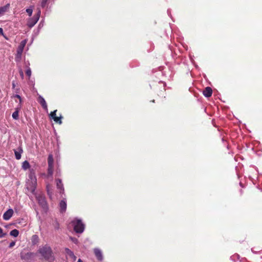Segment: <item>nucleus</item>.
<instances>
[{
  "label": "nucleus",
  "instance_id": "1",
  "mask_svg": "<svg viewBox=\"0 0 262 262\" xmlns=\"http://www.w3.org/2000/svg\"><path fill=\"white\" fill-rule=\"evenodd\" d=\"M37 185V179L35 173L31 170L29 174L26 187L32 193L34 194Z\"/></svg>",
  "mask_w": 262,
  "mask_h": 262
},
{
  "label": "nucleus",
  "instance_id": "2",
  "mask_svg": "<svg viewBox=\"0 0 262 262\" xmlns=\"http://www.w3.org/2000/svg\"><path fill=\"white\" fill-rule=\"evenodd\" d=\"M39 253L47 260L51 261L53 260L54 257L51 248L48 246H45L39 250Z\"/></svg>",
  "mask_w": 262,
  "mask_h": 262
},
{
  "label": "nucleus",
  "instance_id": "3",
  "mask_svg": "<svg viewBox=\"0 0 262 262\" xmlns=\"http://www.w3.org/2000/svg\"><path fill=\"white\" fill-rule=\"evenodd\" d=\"M72 224L76 233H82L83 232L85 226L81 220L75 219L72 222Z\"/></svg>",
  "mask_w": 262,
  "mask_h": 262
},
{
  "label": "nucleus",
  "instance_id": "4",
  "mask_svg": "<svg viewBox=\"0 0 262 262\" xmlns=\"http://www.w3.org/2000/svg\"><path fill=\"white\" fill-rule=\"evenodd\" d=\"M41 14V11L39 9H38V11L33 17L30 18L27 21V26L31 28H32L38 21Z\"/></svg>",
  "mask_w": 262,
  "mask_h": 262
},
{
  "label": "nucleus",
  "instance_id": "5",
  "mask_svg": "<svg viewBox=\"0 0 262 262\" xmlns=\"http://www.w3.org/2000/svg\"><path fill=\"white\" fill-rule=\"evenodd\" d=\"M27 43V40L25 39L21 41L17 49V53L15 56L16 61H19L21 59V55L24 51V49Z\"/></svg>",
  "mask_w": 262,
  "mask_h": 262
},
{
  "label": "nucleus",
  "instance_id": "6",
  "mask_svg": "<svg viewBox=\"0 0 262 262\" xmlns=\"http://www.w3.org/2000/svg\"><path fill=\"white\" fill-rule=\"evenodd\" d=\"M36 199L38 201L39 205L44 209L47 207V204L46 201L45 197L42 194H38L36 196Z\"/></svg>",
  "mask_w": 262,
  "mask_h": 262
},
{
  "label": "nucleus",
  "instance_id": "7",
  "mask_svg": "<svg viewBox=\"0 0 262 262\" xmlns=\"http://www.w3.org/2000/svg\"><path fill=\"white\" fill-rule=\"evenodd\" d=\"M65 252L67 258H70L73 262L76 261V256L71 250L69 248H66Z\"/></svg>",
  "mask_w": 262,
  "mask_h": 262
},
{
  "label": "nucleus",
  "instance_id": "8",
  "mask_svg": "<svg viewBox=\"0 0 262 262\" xmlns=\"http://www.w3.org/2000/svg\"><path fill=\"white\" fill-rule=\"evenodd\" d=\"M34 256V253L32 252H26L23 251L20 253V257L22 259L29 260L31 259Z\"/></svg>",
  "mask_w": 262,
  "mask_h": 262
},
{
  "label": "nucleus",
  "instance_id": "9",
  "mask_svg": "<svg viewBox=\"0 0 262 262\" xmlns=\"http://www.w3.org/2000/svg\"><path fill=\"white\" fill-rule=\"evenodd\" d=\"M14 213L13 210L11 208L7 210L3 214V219L5 221L9 220Z\"/></svg>",
  "mask_w": 262,
  "mask_h": 262
},
{
  "label": "nucleus",
  "instance_id": "10",
  "mask_svg": "<svg viewBox=\"0 0 262 262\" xmlns=\"http://www.w3.org/2000/svg\"><path fill=\"white\" fill-rule=\"evenodd\" d=\"M94 252L97 259L98 260L102 261L103 257L101 251L98 248H95L94 249Z\"/></svg>",
  "mask_w": 262,
  "mask_h": 262
},
{
  "label": "nucleus",
  "instance_id": "11",
  "mask_svg": "<svg viewBox=\"0 0 262 262\" xmlns=\"http://www.w3.org/2000/svg\"><path fill=\"white\" fill-rule=\"evenodd\" d=\"M38 101L46 111H48V106L47 103L45 99L41 96L39 95L38 96Z\"/></svg>",
  "mask_w": 262,
  "mask_h": 262
},
{
  "label": "nucleus",
  "instance_id": "12",
  "mask_svg": "<svg viewBox=\"0 0 262 262\" xmlns=\"http://www.w3.org/2000/svg\"><path fill=\"white\" fill-rule=\"evenodd\" d=\"M60 210L61 212H64L67 209V203L65 199L61 200L59 203Z\"/></svg>",
  "mask_w": 262,
  "mask_h": 262
},
{
  "label": "nucleus",
  "instance_id": "13",
  "mask_svg": "<svg viewBox=\"0 0 262 262\" xmlns=\"http://www.w3.org/2000/svg\"><path fill=\"white\" fill-rule=\"evenodd\" d=\"M203 95L206 97H209L212 95V90L210 87H206L203 92Z\"/></svg>",
  "mask_w": 262,
  "mask_h": 262
},
{
  "label": "nucleus",
  "instance_id": "14",
  "mask_svg": "<svg viewBox=\"0 0 262 262\" xmlns=\"http://www.w3.org/2000/svg\"><path fill=\"white\" fill-rule=\"evenodd\" d=\"M10 7V4H7L6 5L0 7V16L3 15L5 13L7 12Z\"/></svg>",
  "mask_w": 262,
  "mask_h": 262
},
{
  "label": "nucleus",
  "instance_id": "15",
  "mask_svg": "<svg viewBox=\"0 0 262 262\" xmlns=\"http://www.w3.org/2000/svg\"><path fill=\"white\" fill-rule=\"evenodd\" d=\"M21 107V105L19 104V106L15 108V111L13 113L12 115V118L15 120L18 119L19 118V112L20 111Z\"/></svg>",
  "mask_w": 262,
  "mask_h": 262
},
{
  "label": "nucleus",
  "instance_id": "16",
  "mask_svg": "<svg viewBox=\"0 0 262 262\" xmlns=\"http://www.w3.org/2000/svg\"><path fill=\"white\" fill-rule=\"evenodd\" d=\"M23 151L21 147H19L17 150H14L15 157L17 160H19L21 158Z\"/></svg>",
  "mask_w": 262,
  "mask_h": 262
},
{
  "label": "nucleus",
  "instance_id": "17",
  "mask_svg": "<svg viewBox=\"0 0 262 262\" xmlns=\"http://www.w3.org/2000/svg\"><path fill=\"white\" fill-rule=\"evenodd\" d=\"M56 186L57 188L59 190H60V193H62L64 191V188L63 186V184L61 182V180L60 179H57L56 180Z\"/></svg>",
  "mask_w": 262,
  "mask_h": 262
},
{
  "label": "nucleus",
  "instance_id": "18",
  "mask_svg": "<svg viewBox=\"0 0 262 262\" xmlns=\"http://www.w3.org/2000/svg\"><path fill=\"white\" fill-rule=\"evenodd\" d=\"M39 237L38 236L34 234L31 237V242L33 245H36L38 243Z\"/></svg>",
  "mask_w": 262,
  "mask_h": 262
},
{
  "label": "nucleus",
  "instance_id": "19",
  "mask_svg": "<svg viewBox=\"0 0 262 262\" xmlns=\"http://www.w3.org/2000/svg\"><path fill=\"white\" fill-rule=\"evenodd\" d=\"M48 165H54V159L52 155H50L48 159Z\"/></svg>",
  "mask_w": 262,
  "mask_h": 262
},
{
  "label": "nucleus",
  "instance_id": "20",
  "mask_svg": "<svg viewBox=\"0 0 262 262\" xmlns=\"http://www.w3.org/2000/svg\"><path fill=\"white\" fill-rule=\"evenodd\" d=\"M29 167H30V164H29V163L27 161H25L23 163L22 168H23L24 170H27V169H28Z\"/></svg>",
  "mask_w": 262,
  "mask_h": 262
},
{
  "label": "nucleus",
  "instance_id": "21",
  "mask_svg": "<svg viewBox=\"0 0 262 262\" xmlns=\"http://www.w3.org/2000/svg\"><path fill=\"white\" fill-rule=\"evenodd\" d=\"M54 165H48V173L49 176H52L53 173Z\"/></svg>",
  "mask_w": 262,
  "mask_h": 262
},
{
  "label": "nucleus",
  "instance_id": "22",
  "mask_svg": "<svg viewBox=\"0 0 262 262\" xmlns=\"http://www.w3.org/2000/svg\"><path fill=\"white\" fill-rule=\"evenodd\" d=\"M62 118V116L60 115L59 117H56V118H54L53 120L55 122L59 124H61L62 123L61 121Z\"/></svg>",
  "mask_w": 262,
  "mask_h": 262
},
{
  "label": "nucleus",
  "instance_id": "23",
  "mask_svg": "<svg viewBox=\"0 0 262 262\" xmlns=\"http://www.w3.org/2000/svg\"><path fill=\"white\" fill-rule=\"evenodd\" d=\"M19 232L16 229H13L12 231H11L10 234L14 237H17L18 235Z\"/></svg>",
  "mask_w": 262,
  "mask_h": 262
},
{
  "label": "nucleus",
  "instance_id": "24",
  "mask_svg": "<svg viewBox=\"0 0 262 262\" xmlns=\"http://www.w3.org/2000/svg\"><path fill=\"white\" fill-rule=\"evenodd\" d=\"M26 12L28 13L29 16H31L32 15L33 13V6L30 7L29 8H27L26 10Z\"/></svg>",
  "mask_w": 262,
  "mask_h": 262
},
{
  "label": "nucleus",
  "instance_id": "25",
  "mask_svg": "<svg viewBox=\"0 0 262 262\" xmlns=\"http://www.w3.org/2000/svg\"><path fill=\"white\" fill-rule=\"evenodd\" d=\"M56 112H57V110H55L53 112H52L50 114V117L53 119H54V118H56L57 116H56Z\"/></svg>",
  "mask_w": 262,
  "mask_h": 262
},
{
  "label": "nucleus",
  "instance_id": "26",
  "mask_svg": "<svg viewBox=\"0 0 262 262\" xmlns=\"http://www.w3.org/2000/svg\"><path fill=\"white\" fill-rule=\"evenodd\" d=\"M48 0H42L41 3V6L42 8H44L47 3Z\"/></svg>",
  "mask_w": 262,
  "mask_h": 262
},
{
  "label": "nucleus",
  "instance_id": "27",
  "mask_svg": "<svg viewBox=\"0 0 262 262\" xmlns=\"http://www.w3.org/2000/svg\"><path fill=\"white\" fill-rule=\"evenodd\" d=\"M26 73L27 76H28L29 77H30L31 75V69L30 68H28L26 70Z\"/></svg>",
  "mask_w": 262,
  "mask_h": 262
},
{
  "label": "nucleus",
  "instance_id": "28",
  "mask_svg": "<svg viewBox=\"0 0 262 262\" xmlns=\"http://www.w3.org/2000/svg\"><path fill=\"white\" fill-rule=\"evenodd\" d=\"M70 239L74 243H75V244L78 243V241L76 238L71 237Z\"/></svg>",
  "mask_w": 262,
  "mask_h": 262
},
{
  "label": "nucleus",
  "instance_id": "29",
  "mask_svg": "<svg viewBox=\"0 0 262 262\" xmlns=\"http://www.w3.org/2000/svg\"><path fill=\"white\" fill-rule=\"evenodd\" d=\"M5 234L3 233V230L0 227V238H2L5 236Z\"/></svg>",
  "mask_w": 262,
  "mask_h": 262
},
{
  "label": "nucleus",
  "instance_id": "30",
  "mask_svg": "<svg viewBox=\"0 0 262 262\" xmlns=\"http://www.w3.org/2000/svg\"><path fill=\"white\" fill-rule=\"evenodd\" d=\"M14 97H15V98H17L19 99V102H20V103H21V97H20V95L16 94V95H15Z\"/></svg>",
  "mask_w": 262,
  "mask_h": 262
},
{
  "label": "nucleus",
  "instance_id": "31",
  "mask_svg": "<svg viewBox=\"0 0 262 262\" xmlns=\"http://www.w3.org/2000/svg\"><path fill=\"white\" fill-rule=\"evenodd\" d=\"M15 245V242H12L10 243L9 244V247L10 248H12L13 247H14Z\"/></svg>",
  "mask_w": 262,
  "mask_h": 262
},
{
  "label": "nucleus",
  "instance_id": "32",
  "mask_svg": "<svg viewBox=\"0 0 262 262\" xmlns=\"http://www.w3.org/2000/svg\"><path fill=\"white\" fill-rule=\"evenodd\" d=\"M20 76L22 78H24V73H23V72L22 71H20Z\"/></svg>",
  "mask_w": 262,
  "mask_h": 262
},
{
  "label": "nucleus",
  "instance_id": "33",
  "mask_svg": "<svg viewBox=\"0 0 262 262\" xmlns=\"http://www.w3.org/2000/svg\"><path fill=\"white\" fill-rule=\"evenodd\" d=\"M0 34H3V30L2 28H0Z\"/></svg>",
  "mask_w": 262,
  "mask_h": 262
},
{
  "label": "nucleus",
  "instance_id": "34",
  "mask_svg": "<svg viewBox=\"0 0 262 262\" xmlns=\"http://www.w3.org/2000/svg\"><path fill=\"white\" fill-rule=\"evenodd\" d=\"M47 191H48V194H49L50 196H51V195H50V191H49V186H47Z\"/></svg>",
  "mask_w": 262,
  "mask_h": 262
},
{
  "label": "nucleus",
  "instance_id": "35",
  "mask_svg": "<svg viewBox=\"0 0 262 262\" xmlns=\"http://www.w3.org/2000/svg\"><path fill=\"white\" fill-rule=\"evenodd\" d=\"M15 83H14V82H12V86H13V88H14L15 87Z\"/></svg>",
  "mask_w": 262,
  "mask_h": 262
},
{
  "label": "nucleus",
  "instance_id": "36",
  "mask_svg": "<svg viewBox=\"0 0 262 262\" xmlns=\"http://www.w3.org/2000/svg\"><path fill=\"white\" fill-rule=\"evenodd\" d=\"M77 262H83V261L81 260V259H79L78 260Z\"/></svg>",
  "mask_w": 262,
  "mask_h": 262
}]
</instances>
